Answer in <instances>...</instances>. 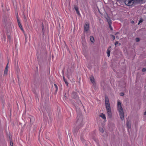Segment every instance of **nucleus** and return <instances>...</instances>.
I'll return each mask as SVG.
<instances>
[{"label":"nucleus","mask_w":146,"mask_h":146,"mask_svg":"<svg viewBox=\"0 0 146 146\" xmlns=\"http://www.w3.org/2000/svg\"><path fill=\"white\" fill-rule=\"evenodd\" d=\"M42 30L43 33H44V26L42 24Z\"/></svg>","instance_id":"393cba45"},{"label":"nucleus","mask_w":146,"mask_h":146,"mask_svg":"<svg viewBox=\"0 0 146 146\" xmlns=\"http://www.w3.org/2000/svg\"><path fill=\"white\" fill-rule=\"evenodd\" d=\"M8 63L7 64V65L6 66V67H5V69H8Z\"/></svg>","instance_id":"bb28decb"},{"label":"nucleus","mask_w":146,"mask_h":146,"mask_svg":"<svg viewBox=\"0 0 146 146\" xmlns=\"http://www.w3.org/2000/svg\"><path fill=\"white\" fill-rule=\"evenodd\" d=\"M142 70L143 72H145L146 71V69L145 68H143L142 69Z\"/></svg>","instance_id":"a878e982"},{"label":"nucleus","mask_w":146,"mask_h":146,"mask_svg":"<svg viewBox=\"0 0 146 146\" xmlns=\"http://www.w3.org/2000/svg\"><path fill=\"white\" fill-rule=\"evenodd\" d=\"M12 146H13V145H12Z\"/></svg>","instance_id":"c03bdc74"},{"label":"nucleus","mask_w":146,"mask_h":146,"mask_svg":"<svg viewBox=\"0 0 146 146\" xmlns=\"http://www.w3.org/2000/svg\"><path fill=\"white\" fill-rule=\"evenodd\" d=\"M144 114L145 115H146V111H145L144 113Z\"/></svg>","instance_id":"e433bc0d"},{"label":"nucleus","mask_w":146,"mask_h":146,"mask_svg":"<svg viewBox=\"0 0 146 146\" xmlns=\"http://www.w3.org/2000/svg\"><path fill=\"white\" fill-rule=\"evenodd\" d=\"M24 18L25 20V22H26L27 21V20L26 17L25 15H24Z\"/></svg>","instance_id":"cd10ccee"},{"label":"nucleus","mask_w":146,"mask_h":146,"mask_svg":"<svg viewBox=\"0 0 146 146\" xmlns=\"http://www.w3.org/2000/svg\"><path fill=\"white\" fill-rule=\"evenodd\" d=\"M116 38H118L117 36H116Z\"/></svg>","instance_id":"a19ab883"},{"label":"nucleus","mask_w":146,"mask_h":146,"mask_svg":"<svg viewBox=\"0 0 146 146\" xmlns=\"http://www.w3.org/2000/svg\"><path fill=\"white\" fill-rule=\"evenodd\" d=\"M82 119L81 118L80 119H78L77 120V123H80V122H82Z\"/></svg>","instance_id":"dca6fc26"},{"label":"nucleus","mask_w":146,"mask_h":146,"mask_svg":"<svg viewBox=\"0 0 146 146\" xmlns=\"http://www.w3.org/2000/svg\"><path fill=\"white\" fill-rule=\"evenodd\" d=\"M5 27L8 30H10L12 27L11 23L9 21H5Z\"/></svg>","instance_id":"7ed1b4c3"},{"label":"nucleus","mask_w":146,"mask_h":146,"mask_svg":"<svg viewBox=\"0 0 146 146\" xmlns=\"http://www.w3.org/2000/svg\"><path fill=\"white\" fill-rule=\"evenodd\" d=\"M100 116L102 118L104 119H106L105 115L104 114H103V113H101Z\"/></svg>","instance_id":"f8f14e48"},{"label":"nucleus","mask_w":146,"mask_h":146,"mask_svg":"<svg viewBox=\"0 0 146 146\" xmlns=\"http://www.w3.org/2000/svg\"><path fill=\"white\" fill-rule=\"evenodd\" d=\"M8 69H5L3 75L4 76H6L7 74Z\"/></svg>","instance_id":"ddd939ff"},{"label":"nucleus","mask_w":146,"mask_h":146,"mask_svg":"<svg viewBox=\"0 0 146 146\" xmlns=\"http://www.w3.org/2000/svg\"><path fill=\"white\" fill-rule=\"evenodd\" d=\"M116 38H118L117 36H116Z\"/></svg>","instance_id":"ea45409f"},{"label":"nucleus","mask_w":146,"mask_h":146,"mask_svg":"<svg viewBox=\"0 0 146 146\" xmlns=\"http://www.w3.org/2000/svg\"><path fill=\"white\" fill-rule=\"evenodd\" d=\"M25 42H26L27 41V37H26L25 35Z\"/></svg>","instance_id":"c756f323"},{"label":"nucleus","mask_w":146,"mask_h":146,"mask_svg":"<svg viewBox=\"0 0 146 146\" xmlns=\"http://www.w3.org/2000/svg\"><path fill=\"white\" fill-rule=\"evenodd\" d=\"M74 8L76 10L77 14H78V15H80V13H79V12L78 10V7L76 5H74Z\"/></svg>","instance_id":"9d476101"},{"label":"nucleus","mask_w":146,"mask_h":146,"mask_svg":"<svg viewBox=\"0 0 146 146\" xmlns=\"http://www.w3.org/2000/svg\"><path fill=\"white\" fill-rule=\"evenodd\" d=\"M117 110L119 112V115L122 120L124 119V113L123 109L121 106V103L119 101H118L117 105Z\"/></svg>","instance_id":"f03ea898"},{"label":"nucleus","mask_w":146,"mask_h":146,"mask_svg":"<svg viewBox=\"0 0 146 146\" xmlns=\"http://www.w3.org/2000/svg\"><path fill=\"white\" fill-rule=\"evenodd\" d=\"M109 27L110 29L111 30H112V27H111V25H109Z\"/></svg>","instance_id":"7c9ffc66"},{"label":"nucleus","mask_w":146,"mask_h":146,"mask_svg":"<svg viewBox=\"0 0 146 146\" xmlns=\"http://www.w3.org/2000/svg\"><path fill=\"white\" fill-rule=\"evenodd\" d=\"M89 29V26L88 23L86 22L84 26V31L88 32Z\"/></svg>","instance_id":"39448f33"},{"label":"nucleus","mask_w":146,"mask_h":146,"mask_svg":"<svg viewBox=\"0 0 146 146\" xmlns=\"http://www.w3.org/2000/svg\"><path fill=\"white\" fill-rule=\"evenodd\" d=\"M110 50L109 49H108L107 50V53L108 54V57H109L110 55Z\"/></svg>","instance_id":"2eb2a0df"},{"label":"nucleus","mask_w":146,"mask_h":146,"mask_svg":"<svg viewBox=\"0 0 146 146\" xmlns=\"http://www.w3.org/2000/svg\"><path fill=\"white\" fill-rule=\"evenodd\" d=\"M135 40L137 42H138L140 40V39L139 38H135Z\"/></svg>","instance_id":"6ab92c4d"},{"label":"nucleus","mask_w":146,"mask_h":146,"mask_svg":"<svg viewBox=\"0 0 146 146\" xmlns=\"http://www.w3.org/2000/svg\"><path fill=\"white\" fill-rule=\"evenodd\" d=\"M8 38L9 39H11V36L9 35L8 36Z\"/></svg>","instance_id":"473e14b6"},{"label":"nucleus","mask_w":146,"mask_h":146,"mask_svg":"<svg viewBox=\"0 0 146 146\" xmlns=\"http://www.w3.org/2000/svg\"><path fill=\"white\" fill-rule=\"evenodd\" d=\"M82 140H84V139H82Z\"/></svg>","instance_id":"79ce46f5"},{"label":"nucleus","mask_w":146,"mask_h":146,"mask_svg":"<svg viewBox=\"0 0 146 146\" xmlns=\"http://www.w3.org/2000/svg\"><path fill=\"white\" fill-rule=\"evenodd\" d=\"M90 40L93 43L94 41V38L93 36H90Z\"/></svg>","instance_id":"4468645a"},{"label":"nucleus","mask_w":146,"mask_h":146,"mask_svg":"<svg viewBox=\"0 0 146 146\" xmlns=\"http://www.w3.org/2000/svg\"><path fill=\"white\" fill-rule=\"evenodd\" d=\"M143 21V20L142 19H141V20L139 21V23H138V25H139Z\"/></svg>","instance_id":"a211bd4d"},{"label":"nucleus","mask_w":146,"mask_h":146,"mask_svg":"<svg viewBox=\"0 0 146 146\" xmlns=\"http://www.w3.org/2000/svg\"><path fill=\"white\" fill-rule=\"evenodd\" d=\"M118 33V32L115 33V35H116Z\"/></svg>","instance_id":"c9c22d12"},{"label":"nucleus","mask_w":146,"mask_h":146,"mask_svg":"<svg viewBox=\"0 0 146 146\" xmlns=\"http://www.w3.org/2000/svg\"><path fill=\"white\" fill-rule=\"evenodd\" d=\"M72 97L75 99H78V95L77 93L75 92H73L72 94Z\"/></svg>","instance_id":"0eeeda50"},{"label":"nucleus","mask_w":146,"mask_h":146,"mask_svg":"<svg viewBox=\"0 0 146 146\" xmlns=\"http://www.w3.org/2000/svg\"><path fill=\"white\" fill-rule=\"evenodd\" d=\"M63 80H64V81L66 80H65V77H64V76H63Z\"/></svg>","instance_id":"2f4dec72"},{"label":"nucleus","mask_w":146,"mask_h":146,"mask_svg":"<svg viewBox=\"0 0 146 146\" xmlns=\"http://www.w3.org/2000/svg\"><path fill=\"white\" fill-rule=\"evenodd\" d=\"M131 23H134V21H131Z\"/></svg>","instance_id":"72a5a7b5"},{"label":"nucleus","mask_w":146,"mask_h":146,"mask_svg":"<svg viewBox=\"0 0 146 146\" xmlns=\"http://www.w3.org/2000/svg\"><path fill=\"white\" fill-rule=\"evenodd\" d=\"M73 70L72 69H68L67 71V77L68 78H70V76H72Z\"/></svg>","instance_id":"20e7f679"},{"label":"nucleus","mask_w":146,"mask_h":146,"mask_svg":"<svg viewBox=\"0 0 146 146\" xmlns=\"http://www.w3.org/2000/svg\"><path fill=\"white\" fill-rule=\"evenodd\" d=\"M105 106L107 112L109 117L111 118V112L109 99L107 96H105Z\"/></svg>","instance_id":"f257e3e1"},{"label":"nucleus","mask_w":146,"mask_h":146,"mask_svg":"<svg viewBox=\"0 0 146 146\" xmlns=\"http://www.w3.org/2000/svg\"><path fill=\"white\" fill-rule=\"evenodd\" d=\"M17 20L18 23V25H19V27L24 32V31L23 29V28H22V25H21V23H20V22L19 21V18H18V13H17Z\"/></svg>","instance_id":"423d86ee"},{"label":"nucleus","mask_w":146,"mask_h":146,"mask_svg":"<svg viewBox=\"0 0 146 146\" xmlns=\"http://www.w3.org/2000/svg\"><path fill=\"white\" fill-rule=\"evenodd\" d=\"M78 102H79L80 103H81V102L79 100Z\"/></svg>","instance_id":"4c0bfd02"},{"label":"nucleus","mask_w":146,"mask_h":146,"mask_svg":"<svg viewBox=\"0 0 146 146\" xmlns=\"http://www.w3.org/2000/svg\"><path fill=\"white\" fill-rule=\"evenodd\" d=\"M99 130L100 131L102 132V133H104V130L103 128H99Z\"/></svg>","instance_id":"f3484780"},{"label":"nucleus","mask_w":146,"mask_h":146,"mask_svg":"<svg viewBox=\"0 0 146 146\" xmlns=\"http://www.w3.org/2000/svg\"><path fill=\"white\" fill-rule=\"evenodd\" d=\"M82 140H84V139H82Z\"/></svg>","instance_id":"37998d69"},{"label":"nucleus","mask_w":146,"mask_h":146,"mask_svg":"<svg viewBox=\"0 0 146 146\" xmlns=\"http://www.w3.org/2000/svg\"><path fill=\"white\" fill-rule=\"evenodd\" d=\"M30 122H31V118H30Z\"/></svg>","instance_id":"58836bf2"},{"label":"nucleus","mask_w":146,"mask_h":146,"mask_svg":"<svg viewBox=\"0 0 146 146\" xmlns=\"http://www.w3.org/2000/svg\"><path fill=\"white\" fill-rule=\"evenodd\" d=\"M90 80L91 82L94 85L95 84V82L94 81V78L93 76H91L90 77Z\"/></svg>","instance_id":"6e6552de"},{"label":"nucleus","mask_w":146,"mask_h":146,"mask_svg":"<svg viewBox=\"0 0 146 146\" xmlns=\"http://www.w3.org/2000/svg\"><path fill=\"white\" fill-rule=\"evenodd\" d=\"M118 44V42L116 41V42L115 43V45H116L117 44Z\"/></svg>","instance_id":"c85d7f7f"},{"label":"nucleus","mask_w":146,"mask_h":146,"mask_svg":"<svg viewBox=\"0 0 146 146\" xmlns=\"http://www.w3.org/2000/svg\"><path fill=\"white\" fill-rule=\"evenodd\" d=\"M10 144L11 146H12L13 145V143L12 141H10Z\"/></svg>","instance_id":"b1692460"},{"label":"nucleus","mask_w":146,"mask_h":146,"mask_svg":"<svg viewBox=\"0 0 146 146\" xmlns=\"http://www.w3.org/2000/svg\"><path fill=\"white\" fill-rule=\"evenodd\" d=\"M111 48V46H110L108 48V49H109L110 50V49Z\"/></svg>","instance_id":"f704fd0d"},{"label":"nucleus","mask_w":146,"mask_h":146,"mask_svg":"<svg viewBox=\"0 0 146 146\" xmlns=\"http://www.w3.org/2000/svg\"><path fill=\"white\" fill-rule=\"evenodd\" d=\"M126 125L127 127L129 128H130L131 127V123L129 121H127V122Z\"/></svg>","instance_id":"9b49d317"},{"label":"nucleus","mask_w":146,"mask_h":146,"mask_svg":"<svg viewBox=\"0 0 146 146\" xmlns=\"http://www.w3.org/2000/svg\"><path fill=\"white\" fill-rule=\"evenodd\" d=\"M120 95L121 96H123L124 95V94L123 92H121L120 93Z\"/></svg>","instance_id":"4be33fe9"},{"label":"nucleus","mask_w":146,"mask_h":146,"mask_svg":"<svg viewBox=\"0 0 146 146\" xmlns=\"http://www.w3.org/2000/svg\"><path fill=\"white\" fill-rule=\"evenodd\" d=\"M111 36H112V37L113 38V40H114L115 39V36L112 35H111Z\"/></svg>","instance_id":"412c9836"},{"label":"nucleus","mask_w":146,"mask_h":146,"mask_svg":"<svg viewBox=\"0 0 146 146\" xmlns=\"http://www.w3.org/2000/svg\"><path fill=\"white\" fill-rule=\"evenodd\" d=\"M64 81L65 82V84H66V85L67 86H68V82L66 80Z\"/></svg>","instance_id":"5701e85b"},{"label":"nucleus","mask_w":146,"mask_h":146,"mask_svg":"<svg viewBox=\"0 0 146 146\" xmlns=\"http://www.w3.org/2000/svg\"><path fill=\"white\" fill-rule=\"evenodd\" d=\"M106 19L107 20V21L108 22V23L109 24V25H111V21L110 18L108 16L106 17Z\"/></svg>","instance_id":"1a4fd4ad"},{"label":"nucleus","mask_w":146,"mask_h":146,"mask_svg":"<svg viewBox=\"0 0 146 146\" xmlns=\"http://www.w3.org/2000/svg\"><path fill=\"white\" fill-rule=\"evenodd\" d=\"M54 86H55L56 89V91H57V90H58V87H57V85L56 84H54Z\"/></svg>","instance_id":"aec40b11"}]
</instances>
